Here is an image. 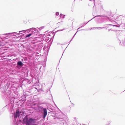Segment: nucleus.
Returning <instances> with one entry per match:
<instances>
[{"label": "nucleus", "mask_w": 125, "mask_h": 125, "mask_svg": "<svg viewBox=\"0 0 125 125\" xmlns=\"http://www.w3.org/2000/svg\"><path fill=\"white\" fill-rule=\"evenodd\" d=\"M22 122L23 124H26V125H35L36 120L32 117L29 119L26 116L24 118Z\"/></svg>", "instance_id": "1"}, {"label": "nucleus", "mask_w": 125, "mask_h": 125, "mask_svg": "<svg viewBox=\"0 0 125 125\" xmlns=\"http://www.w3.org/2000/svg\"><path fill=\"white\" fill-rule=\"evenodd\" d=\"M44 115L43 116V118L44 119L47 114V110L46 108L43 109Z\"/></svg>", "instance_id": "2"}, {"label": "nucleus", "mask_w": 125, "mask_h": 125, "mask_svg": "<svg viewBox=\"0 0 125 125\" xmlns=\"http://www.w3.org/2000/svg\"><path fill=\"white\" fill-rule=\"evenodd\" d=\"M20 116V112L19 110H17L14 115V117L17 118Z\"/></svg>", "instance_id": "3"}, {"label": "nucleus", "mask_w": 125, "mask_h": 125, "mask_svg": "<svg viewBox=\"0 0 125 125\" xmlns=\"http://www.w3.org/2000/svg\"><path fill=\"white\" fill-rule=\"evenodd\" d=\"M63 25V23L62 21L57 23V27H59L62 26Z\"/></svg>", "instance_id": "4"}, {"label": "nucleus", "mask_w": 125, "mask_h": 125, "mask_svg": "<svg viewBox=\"0 0 125 125\" xmlns=\"http://www.w3.org/2000/svg\"><path fill=\"white\" fill-rule=\"evenodd\" d=\"M114 14H113V12H110L108 13V16L111 17H113L114 15Z\"/></svg>", "instance_id": "5"}, {"label": "nucleus", "mask_w": 125, "mask_h": 125, "mask_svg": "<svg viewBox=\"0 0 125 125\" xmlns=\"http://www.w3.org/2000/svg\"><path fill=\"white\" fill-rule=\"evenodd\" d=\"M17 64L18 65L21 66H22L23 65V63L21 61H19L18 62Z\"/></svg>", "instance_id": "6"}, {"label": "nucleus", "mask_w": 125, "mask_h": 125, "mask_svg": "<svg viewBox=\"0 0 125 125\" xmlns=\"http://www.w3.org/2000/svg\"><path fill=\"white\" fill-rule=\"evenodd\" d=\"M33 34H32L31 33H30L29 34H27L26 35V37H28L31 36V35Z\"/></svg>", "instance_id": "7"}, {"label": "nucleus", "mask_w": 125, "mask_h": 125, "mask_svg": "<svg viewBox=\"0 0 125 125\" xmlns=\"http://www.w3.org/2000/svg\"><path fill=\"white\" fill-rule=\"evenodd\" d=\"M27 21H28L26 20L25 21H23V23H24L25 24H26V23H27Z\"/></svg>", "instance_id": "8"}, {"label": "nucleus", "mask_w": 125, "mask_h": 125, "mask_svg": "<svg viewBox=\"0 0 125 125\" xmlns=\"http://www.w3.org/2000/svg\"><path fill=\"white\" fill-rule=\"evenodd\" d=\"M108 25H109V26H115V25H112V24H108Z\"/></svg>", "instance_id": "9"}, {"label": "nucleus", "mask_w": 125, "mask_h": 125, "mask_svg": "<svg viewBox=\"0 0 125 125\" xmlns=\"http://www.w3.org/2000/svg\"><path fill=\"white\" fill-rule=\"evenodd\" d=\"M56 15L58 16L59 15V13L58 12H56Z\"/></svg>", "instance_id": "10"}, {"label": "nucleus", "mask_w": 125, "mask_h": 125, "mask_svg": "<svg viewBox=\"0 0 125 125\" xmlns=\"http://www.w3.org/2000/svg\"><path fill=\"white\" fill-rule=\"evenodd\" d=\"M123 43H124L123 45H124V46L125 47V42L124 41H123Z\"/></svg>", "instance_id": "11"}, {"label": "nucleus", "mask_w": 125, "mask_h": 125, "mask_svg": "<svg viewBox=\"0 0 125 125\" xmlns=\"http://www.w3.org/2000/svg\"><path fill=\"white\" fill-rule=\"evenodd\" d=\"M13 33H14V32H12V33H8V34H12Z\"/></svg>", "instance_id": "12"}, {"label": "nucleus", "mask_w": 125, "mask_h": 125, "mask_svg": "<svg viewBox=\"0 0 125 125\" xmlns=\"http://www.w3.org/2000/svg\"><path fill=\"white\" fill-rule=\"evenodd\" d=\"M115 27H119V26L117 25H115Z\"/></svg>", "instance_id": "13"}]
</instances>
